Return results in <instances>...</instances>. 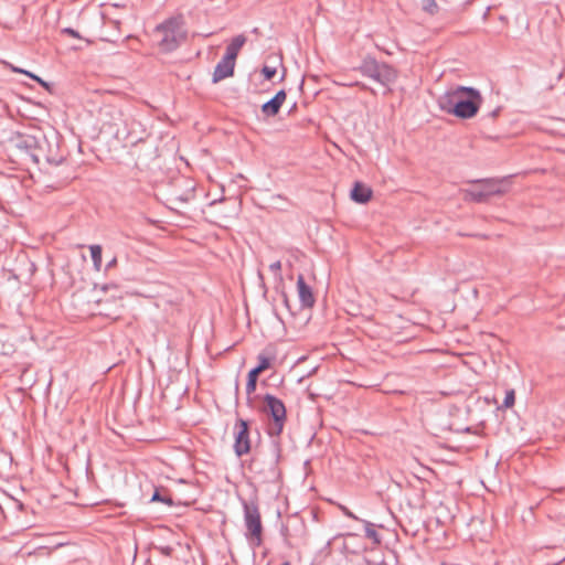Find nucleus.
I'll list each match as a JSON object with an SVG mask.
<instances>
[{"instance_id": "nucleus-1", "label": "nucleus", "mask_w": 565, "mask_h": 565, "mask_svg": "<svg viewBox=\"0 0 565 565\" xmlns=\"http://www.w3.org/2000/svg\"><path fill=\"white\" fill-rule=\"evenodd\" d=\"M482 103L480 92L473 87L457 86L438 98L440 109L461 119L477 115Z\"/></svg>"}, {"instance_id": "nucleus-2", "label": "nucleus", "mask_w": 565, "mask_h": 565, "mask_svg": "<svg viewBox=\"0 0 565 565\" xmlns=\"http://www.w3.org/2000/svg\"><path fill=\"white\" fill-rule=\"evenodd\" d=\"M281 456V446L278 439H273L270 445V455L265 457L257 454L250 461L249 469L263 483L277 482L281 476L279 460Z\"/></svg>"}, {"instance_id": "nucleus-3", "label": "nucleus", "mask_w": 565, "mask_h": 565, "mask_svg": "<svg viewBox=\"0 0 565 565\" xmlns=\"http://www.w3.org/2000/svg\"><path fill=\"white\" fill-rule=\"evenodd\" d=\"M184 24L183 15L178 14L166 19L156 26L154 33L160 36L158 46L162 52H172L186 40Z\"/></svg>"}, {"instance_id": "nucleus-4", "label": "nucleus", "mask_w": 565, "mask_h": 565, "mask_svg": "<svg viewBox=\"0 0 565 565\" xmlns=\"http://www.w3.org/2000/svg\"><path fill=\"white\" fill-rule=\"evenodd\" d=\"M356 71L383 86H390L397 78V71L392 65L385 62H379L371 55L362 60Z\"/></svg>"}, {"instance_id": "nucleus-5", "label": "nucleus", "mask_w": 565, "mask_h": 565, "mask_svg": "<svg viewBox=\"0 0 565 565\" xmlns=\"http://www.w3.org/2000/svg\"><path fill=\"white\" fill-rule=\"evenodd\" d=\"M243 509L247 530L245 536L253 547H259L263 544V523L259 507L255 500H244Z\"/></svg>"}, {"instance_id": "nucleus-6", "label": "nucleus", "mask_w": 565, "mask_h": 565, "mask_svg": "<svg viewBox=\"0 0 565 565\" xmlns=\"http://www.w3.org/2000/svg\"><path fill=\"white\" fill-rule=\"evenodd\" d=\"M264 412L270 416L273 422L268 425L267 433L270 437L278 439L286 423V407L281 399L271 394L264 396Z\"/></svg>"}, {"instance_id": "nucleus-7", "label": "nucleus", "mask_w": 565, "mask_h": 565, "mask_svg": "<svg viewBox=\"0 0 565 565\" xmlns=\"http://www.w3.org/2000/svg\"><path fill=\"white\" fill-rule=\"evenodd\" d=\"M503 180L499 179H483L476 180L473 183L477 185L465 191V195L472 202L484 203L488 202L491 196L501 195L504 193L502 189Z\"/></svg>"}, {"instance_id": "nucleus-8", "label": "nucleus", "mask_w": 565, "mask_h": 565, "mask_svg": "<svg viewBox=\"0 0 565 565\" xmlns=\"http://www.w3.org/2000/svg\"><path fill=\"white\" fill-rule=\"evenodd\" d=\"M234 452L243 457L250 451L249 422L238 417L234 424Z\"/></svg>"}, {"instance_id": "nucleus-9", "label": "nucleus", "mask_w": 565, "mask_h": 565, "mask_svg": "<svg viewBox=\"0 0 565 565\" xmlns=\"http://www.w3.org/2000/svg\"><path fill=\"white\" fill-rule=\"evenodd\" d=\"M40 138L29 134H17L11 137L9 143L11 149L20 156L22 160H30L32 153L35 151Z\"/></svg>"}, {"instance_id": "nucleus-10", "label": "nucleus", "mask_w": 565, "mask_h": 565, "mask_svg": "<svg viewBox=\"0 0 565 565\" xmlns=\"http://www.w3.org/2000/svg\"><path fill=\"white\" fill-rule=\"evenodd\" d=\"M47 141L45 138H40L35 148V151L32 153L30 161L39 164L44 161L50 164H60L63 161L62 157L53 156L50 149H45Z\"/></svg>"}, {"instance_id": "nucleus-11", "label": "nucleus", "mask_w": 565, "mask_h": 565, "mask_svg": "<svg viewBox=\"0 0 565 565\" xmlns=\"http://www.w3.org/2000/svg\"><path fill=\"white\" fill-rule=\"evenodd\" d=\"M297 289L300 303L303 308H312L316 299L312 289L307 285L303 275L299 274L297 277Z\"/></svg>"}, {"instance_id": "nucleus-12", "label": "nucleus", "mask_w": 565, "mask_h": 565, "mask_svg": "<svg viewBox=\"0 0 565 565\" xmlns=\"http://www.w3.org/2000/svg\"><path fill=\"white\" fill-rule=\"evenodd\" d=\"M286 97L287 95L284 89L278 90L271 99L262 105V113L267 117L276 116L285 103Z\"/></svg>"}, {"instance_id": "nucleus-13", "label": "nucleus", "mask_w": 565, "mask_h": 565, "mask_svg": "<svg viewBox=\"0 0 565 565\" xmlns=\"http://www.w3.org/2000/svg\"><path fill=\"white\" fill-rule=\"evenodd\" d=\"M235 62L223 57L215 66L212 82L217 83L226 77L233 76Z\"/></svg>"}, {"instance_id": "nucleus-14", "label": "nucleus", "mask_w": 565, "mask_h": 565, "mask_svg": "<svg viewBox=\"0 0 565 565\" xmlns=\"http://www.w3.org/2000/svg\"><path fill=\"white\" fill-rule=\"evenodd\" d=\"M372 198L371 188L361 182H355L351 190V199L360 204L367 203Z\"/></svg>"}, {"instance_id": "nucleus-15", "label": "nucleus", "mask_w": 565, "mask_h": 565, "mask_svg": "<svg viewBox=\"0 0 565 565\" xmlns=\"http://www.w3.org/2000/svg\"><path fill=\"white\" fill-rule=\"evenodd\" d=\"M246 41L247 39L244 34H238L233 38L231 43L226 46V52L223 57L235 62L241 49L244 46Z\"/></svg>"}, {"instance_id": "nucleus-16", "label": "nucleus", "mask_w": 565, "mask_h": 565, "mask_svg": "<svg viewBox=\"0 0 565 565\" xmlns=\"http://www.w3.org/2000/svg\"><path fill=\"white\" fill-rule=\"evenodd\" d=\"M0 509L3 513L6 509L12 512H21L24 510V504L20 500L6 494L3 502H0Z\"/></svg>"}, {"instance_id": "nucleus-17", "label": "nucleus", "mask_w": 565, "mask_h": 565, "mask_svg": "<svg viewBox=\"0 0 565 565\" xmlns=\"http://www.w3.org/2000/svg\"><path fill=\"white\" fill-rule=\"evenodd\" d=\"M260 374L256 370H250L247 374L246 394L248 395L247 402L250 404L249 395L256 391L257 380Z\"/></svg>"}, {"instance_id": "nucleus-18", "label": "nucleus", "mask_w": 565, "mask_h": 565, "mask_svg": "<svg viewBox=\"0 0 565 565\" xmlns=\"http://www.w3.org/2000/svg\"><path fill=\"white\" fill-rule=\"evenodd\" d=\"M151 501L152 502H162V503L167 504L168 507L173 505V500H172L171 495L168 494L164 489H156L151 497Z\"/></svg>"}, {"instance_id": "nucleus-19", "label": "nucleus", "mask_w": 565, "mask_h": 565, "mask_svg": "<svg viewBox=\"0 0 565 565\" xmlns=\"http://www.w3.org/2000/svg\"><path fill=\"white\" fill-rule=\"evenodd\" d=\"M362 522L364 523L365 527V537L372 540L375 544H380L381 536L375 530L374 524L366 520H363Z\"/></svg>"}, {"instance_id": "nucleus-20", "label": "nucleus", "mask_w": 565, "mask_h": 565, "mask_svg": "<svg viewBox=\"0 0 565 565\" xmlns=\"http://www.w3.org/2000/svg\"><path fill=\"white\" fill-rule=\"evenodd\" d=\"M258 363L252 370H256L257 373L262 374L264 371L268 370L271 366L273 359L267 356L264 353L258 354L257 356Z\"/></svg>"}, {"instance_id": "nucleus-21", "label": "nucleus", "mask_w": 565, "mask_h": 565, "mask_svg": "<svg viewBox=\"0 0 565 565\" xmlns=\"http://www.w3.org/2000/svg\"><path fill=\"white\" fill-rule=\"evenodd\" d=\"M90 257L94 263V266L99 269L102 266V246L100 245H90Z\"/></svg>"}, {"instance_id": "nucleus-22", "label": "nucleus", "mask_w": 565, "mask_h": 565, "mask_svg": "<svg viewBox=\"0 0 565 565\" xmlns=\"http://www.w3.org/2000/svg\"><path fill=\"white\" fill-rule=\"evenodd\" d=\"M194 189L191 188V189H188L186 191H184L183 193H178L175 192L173 194V201L174 202H180V203H186L189 202L190 200H192L194 198Z\"/></svg>"}, {"instance_id": "nucleus-23", "label": "nucleus", "mask_w": 565, "mask_h": 565, "mask_svg": "<svg viewBox=\"0 0 565 565\" xmlns=\"http://www.w3.org/2000/svg\"><path fill=\"white\" fill-rule=\"evenodd\" d=\"M422 9L426 13L434 15V14L438 13L439 6L436 2V0H422Z\"/></svg>"}, {"instance_id": "nucleus-24", "label": "nucleus", "mask_w": 565, "mask_h": 565, "mask_svg": "<svg viewBox=\"0 0 565 565\" xmlns=\"http://www.w3.org/2000/svg\"><path fill=\"white\" fill-rule=\"evenodd\" d=\"M514 403H515L514 390L507 391L503 404L501 405V408H510L514 405Z\"/></svg>"}, {"instance_id": "nucleus-25", "label": "nucleus", "mask_w": 565, "mask_h": 565, "mask_svg": "<svg viewBox=\"0 0 565 565\" xmlns=\"http://www.w3.org/2000/svg\"><path fill=\"white\" fill-rule=\"evenodd\" d=\"M276 67L264 65L262 68V74L265 79L270 81L276 75Z\"/></svg>"}, {"instance_id": "nucleus-26", "label": "nucleus", "mask_w": 565, "mask_h": 565, "mask_svg": "<svg viewBox=\"0 0 565 565\" xmlns=\"http://www.w3.org/2000/svg\"><path fill=\"white\" fill-rule=\"evenodd\" d=\"M281 299H282V305H284V306H285V308L288 310L289 315H290L291 317H294V316H295V311H294V310H292V308H291L290 300H289V298H288L287 294H286V292H284V291L281 292Z\"/></svg>"}, {"instance_id": "nucleus-27", "label": "nucleus", "mask_w": 565, "mask_h": 565, "mask_svg": "<svg viewBox=\"0 0 565 565\" xmlns=\"http://www.w3.org/2000/svg\"><path fill=\"white\" fill-rule=\"evenodd\" d=\"M26 76H29L30 78H32L33 81L38 82L42 87L46 88V89H50V84L45 81H43L41 77H39L38 75L33 74V73H26Z\"/></svg>"}, {"instance_id": "nucleus-28", "label": "nucleus", "mask_w": 565, "mask_h": 565, "mask_svg": "<svg viewBox=\"0 0 565 565\" xmlns=\"http://www.w3.org/2000/svg\"><path fill=\"white\" fill-rule=\"evenodd\" d=\"M156 548L163 556H171L174 551L173 547L170 545L157 546Z\"/></svg>"}, {"instance_id": "nucleus-29", "label": "nucleus", "mask_w": 565, "mask_h": 565, "mask_svg": "<svg viewBox=\"0 0 565 565\" xmlns=\"http://www.w3.org/2000/svg\"><path fill=\"white\" fill-rule=\"evenodd\" d=\"M339 508H340V510L342 511V513H343L345 516H348V518H350V519H352V520H356V521H359V520H360V519H359V518H358V516H356V515H355L351 510H349L345 505H341V504H340V505H339Z\"/></svg>"}, {"instance_id": "nucleus-30", "label": "nucleus", "mask_w": 565, "mask_h": 565, "mask_svg": "<svg viewBox=\"0 0 565 565\" xmlns=\"http://www.w3.org/2000/svg\"><path fill=\"white\" fill-rule=\"evenodd\" d=\"M269 269L273 273H278L281 269V263L280 260H276L269 265Z\"/></svg>"}, {"instance_id": "nucleus-31", "label": "nucleus", "mask_w": 565, "mask_h": 565, "mask_svg": "<svg viewBox=\"0 0 565 565\" xmlns=\"http://www.w3.org/2000/svg\"><path fill=\"white\" fill-rule=\"evenodd\" d=\"M63 33L71 35L72 38L79 39V34L76 30L72 28H65L63 30Z\"/></svg>"}, {"instance_id": "nucleus-32", "label": "nucleus", "mask_w": 565, "mask_h": 565, "mask_svg": "<svg viewBox=\"0 0 565 565\" xmlns=\"http://www.w3.org/2000/svg\"><path fill=\"white\" fill-rule=\"evenodd\" d=\"M4 64H6L7 66H9V67L14 72V73H21V74H24V75H26V73H30L29 71L22 70V68H20V67H15V66H13V65H11V64L7 63V62H6Z\"/></svg>"}, {"instance_id": "nucleus-33", "label": "nucleus", "mask_w": 565, "mask_h": 565, "mask_svg": "<svg viewBox=\"0 0 565 565\" xmlns=\"http://www.w3.org/2000/svg\"><path fill=\"white\" fill-rule=\"evenodd\" d=\"M352 86H358V87H360L361 89H369V90H371V92L374 94V90H373V89H371L370 87H367V86H366L365 84H363V83L356 82V83L352 84Z\"/></svg>"}, {"instance_id": "nucleus-34", "label": "nucleus", "mask_w": 565, "mask_h": 565, "mask_svg": "<svg viewBox=\"0 0 565 565\" xmlns=\"http://www.w3.org/2000/svg\"><path fill=\"white\" fill-rule=\"evenodd\" d=\"M500 110H501V108H500V107H498L497 109H494L493 111H491V113L489 114V116H490V117H492V118H495V117L499 115Z\"/></svg>"}, {"instance_id": "nucleus-35", "label": "nucleus", "mask_w": 565, "mask_h": 565, "mask_svg": "<svg viewBox=\"0 0 565 565\" xmlns=\"http://www.w3.org/2000/svg\"><path fill=\"white\" fill-rule=\"evenodd\" d=\"M238 388H239L238 382H236V385H235L236 395L238 394Z\"/></svg>"}, {"instance_id": "nucleus-36", "label": "nucleus", "mask_w": 565, "mask_h": 565, "mask_svg": "<svg viewBox=\"0 0 565 565\" xmlns=\"http://www.w3.org/2000/svg\"><path fill=\"white\" fill-rule=\"evenodd\" d=\"M115 134H116V136H117V137H120V134H121V132H120V130H119V129H117Z\"/></svg>"}, {"instance_id": "nucleus-37", "label": "nucleus", "mask_w": 565, "mask_h": 565, "mask_svg": "<svg viewBox=\"0 0 565 565\" xmlns=\"http://www.w3.org/2000/svg\"><path fill=\"white\" fill-rule=\"evenodd\" d=\"M116 263V259L114 258L111 262H109L108 266H111Z\"/></svg>"}, {"instance_id": "nucleus-38", "label": "nucleus", "mask_w": 565, "mask_h": 565, "mask_svg": "<svg viewBox=\"0 0 565 565\" xmlns=\"http://www.w3.org/2000/svg\"><path fill=\"white\" fill-rule=\"evenodd\" d=\"M281 565H290V564H289V562H285V563H282Z\"/></svg>"}]
</instances>
